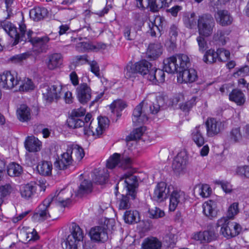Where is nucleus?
I'll return each instance as SVG.
<instances>
[{"label": "nucleus", "instance_id": "nucleus-20", "mask_svg": "<svg viewBox=\"0 0 249 249\" xmlns=\"http://www.w3.org/2000/svg\"><path fill=\"white\" fill-rule=\"evenodd\" d=\"M187 156L185 152H181L175 158L173 164V169L177 172L182 171L185 168Z\"/></svg>", "mask_w": 249, "mask_h": 249}, {"label": "nucleus", "instance_id": "nucleus-53", "mask_svg": "<svg viewBox=\"0 0 249 249\" xmlns=\"http://www.w3.org/2000/svg\"><path fill=\"white\" fill-rule=\"evenodd\" d=\"M138 73L136 69V63L133 64H128L124 69V75L127 78H130L134 76L135 74Z\"/></svg>", "mask_w": 249, "mask_h": 249}, {"label": "nucleus", "instance_id": "nucleus-55", "mask_svg": "<svg viewBox=\"0 0 249 249\" xmlns=\"http://www.w3.org/2000/svg\"><path fill=\"white\" fill-rule=\"evenodd\" d=\"M217 58L220 61H226L229 59L230 57V53L229 51L225 50L224 48H219L217 50Z\"/></svg>", "mask_w": 249, "mask_h": 249}, {"label": "nucleus", "instance_id": "nucleus-26", "mask_svg": "<svg viewBox=\"0 0 249 249\" xmlns=\"http://www.w3.org/2000/svg\"><path fill=\"white\" fill-rule=\"evenodd\" d=\"M162 244L157 238L147 237L142 244V249H161Z\"/></svg>", "mask_w": 249, "mask_h": 249}, {"label": "nucleus", "instance_id": "nucleus-12", "mask_svg": "<svg viewBox=\"0 0 249 249\" xmlns=\"http://www.w3.org/2000/svg\"><path fill=\"white\" fill-rule=\"evenodd\" d=\"M170 188L164 182L159 183L155 188L153 198L158 202L164 201L168 196Z\"/></svg>", "mask_w": 249, "mask_h": 249}, {"label": "nucleus", "instance_id": "nucleus-42", "mask_svg": "<svg viewBox=\"0 0 249 249\" xmlns=\"http://www.w3.org/2000/svg\"><path fill=\"white\" fill-rule=\"evenodd\" d=\"M136 69L138 73L143 76L146 75V73L149 71V69L152 67L151 64L146 60H142L136 63Z\"/></svg>", "mask_w": 249, "mask_h": 249}, {"label": "nucleus", "instance_id": "nucleus-27", "mask_svg": "<svg viewBox=\"0 0 249 249\" xmlns=\"http://www.w3.org/2000/svg\"><path fill=\"white\" fill-rule=\"evenodd\" d=\"M108 177V174L107 173V170L106 169L99 170L96 169L94 170L92 174V181L99 184H102L107 181Z\"/></svg>", "mask_w": 249, "mask_h": 249}, {"label": "nucleus", "instance_id": "nucleus-41", "mask_svg": "<svg viewBox=\"0 0 249 249\" xmlns=\"http://www.w3.org/2000/svg\"><path fill=\"white\" fill-rule=\"evenodd\" d=\"M22 167L18 164L13 162L7 167V174L10 177H18L22 173Z\"/></svg>", "mask_w": 249, "mask_h": 249}, {"label": "nucleus", "instance_id": "nucleus-3", "mask_svg": "<svg viewBox=\"0 0 249 249\" xmlns=\"http://www.w3.org/2000/svg\"><path fill=\"white\" fill-rule=\"evenodd\" d=\"M70 233L65 240L66 249H78L83 243L84 232L80 226L72 223L70 228Z\"/></svg>", "mask_w": 249, "mask_h": 249}, {"label": "nucleus", "instance_id": "nucleus-11", "mask_svg": "<svg viewBox=\"0 0 249 249\" xmlns=\"http://www.w3.org/2000/svg\"><path fill=\"white\" fill-rule=\"evenodd\" d=\"M147 104L143 101L136 107L134 109L132 121L136 124L144 123L148 120V117L145 110Z\"/></svg>", "mask_w": 249, "mask_h": 249}, {"label": "nucleus", "instance_id": "nucleus-58", "mask_svg": "<svg viewBox=\"0 0 249 249\" xmlns=\"http://www.w3.org/2000/svg\"><path fill=\"white\" fill-rule=\"evenodd\" d=\"M92 44L81 42L77 44L76 49L79 52H84L87 51H92Z\"/></svg>", "mask_w": 249, "mask_h": 249}, {"label": "nucleus", "instance_id": "nucleus-22", "mask_svg": "<svg viewBox=\"0 0 249 249\" xmlns=\"http://www.w3.org/2000/svg\"><path fill=\"white\" fill-rule=\"evenodd\" d=\"M66 192L60 191L56 195H51L48 197L52 198V205H58L61 206L65 207L70 202L69 197L65 195Z\"/></svg>", "mask_w": 249, "mask_h": 249}, {"label": "nucleus", "instance_id": "nucleus-4", "mask_svg": "<svg viewBox=\"0 0 249 249\" xmlns=\"http://www.w3.org/2000/svg\"><path fill=\"white\" fill-rule=\"evenodd\" d=\"M227 217H223L217 220V227H221L220 233L227 239L238 235L241 231L240 225L234 222H231Z\"/></svg>", "mask_w": 249, "mask_h": 249}, {"label": "nucleus", "instance_id": "nucleus-15", "mask_svg": "<svg viewBox=\"0 0 249 249\" xmlns=\"http://www.w3.org/2000/svg\"><path fill=\"white\" fill-rule=\"evenodd\" d=\"M190 64L179 71L178 76V81L180 83H192L194 82L197 77L196 71L192 68L188 69Z\"/></svg>", "mask_w": 249, "mask_h": 249}, {"label": "nucleus", "instance_id": "nucleus-34", "mask_svg": "<svg viewBox=\"0 0 249 249\" xmlns=\"http://www.w3.org/2000/svg\"><path fill=\"white\" fill-rule=\"evenodd\" d=\"M68 150H70V154L72 155L73 161H80L84 157L85 153L83 149L78 145L68 147Z\"/></svg>", "mask_w": 249, "mask_h": 249}, {"label": "nucleus", "instance_id": "nucleus-44", "mask_svg": "<svg viewBox=\"0 0 249 249\" xmlns=\"http://www.w3.org/2000/svg\"><path fill=\"white\" fill-rule=\"evenodd\" d=\"M92 183L90 181L84 180H83L77 191V196H81L82 195L90 193L91 191Z\"/></svg>", "mask_w": 249, "mask_h": 249}, {"label": "nucleus", "instance_id": "nucleus-28", "mask_svg": "<svg viewBox=\"0 0 249 249\" xmlns=\"http://www.w3.org/2000/svg\"><path fill=\"white\" fill-rule=\"evenodd\" d=\"M203 212L204 214L210 219L216 216V204L213 200L205 202L202 206Z\"/></svg>", "mask_w": 249, "mask_h": 249}, {"label": "nucleus", "instance_id": "nucleus-46", "mask_svg": "<svg viewBox=\"0 0 249 249\" xmlns=\"http://www.w3.org/2000/svg\"><path fill=\"white\" fill-rule=\"evenodd\" d=\"M68 125L70 127L76 128L84 126V130L85 128V123L82 119L70 117L67 121Z\"/></svg>", "mask_w": 249, "mask_h": 249}, {"label": "nucleus", "instance_id": "nucleus-50", "mask_svg": "<svg viewBox=\"0 0 249 249\" xmlns=\"http://www.w3.org/2000/svg\"><path fill=\"white\" fill-rule=\"evenodd\" d=\"M242 138V135L240 128L236 127L233 128L230 134V140L233 143L239 142Z\"/></svg>", "mask_w": 249, "mask_h": 249}, {"label": "nucleus", "instance_id": "nucleus-62", "mask_svg": "<svg viewBox=\"0 0 249 249\" xmlns=\"http://www.w3.org/2000/svg\"><path fill=\"white\" fill-rule=\"evenodd\" d=\"M213 39L215 41H218L222 45L226 43V37L225 36V33L222 30H218L213 36Z\"/></svg>", "mask_w": 249, "mask_h": 249}, {"label": "nucleus", "instance_id": "nucleus-60", "mask_svg": "<svg viewBox=\"0 0 249 249\" xmlns=\"http://www.w3.org/2000/svg\"><path fill=\"white\" fill-rule=\"evenodd\" d=\"M129 195H123L122 198L119 201V208L120 209L125 210L128 209L130 207V203L128 196Z\"/></svg>", "mask_w": 249, "mask_h": 249}, {"label": "nucleus", "instance_id": "nucleus-39", "mask_svg": "<svg viewBox=\"0 0 249 249\" xmlns=\"http://www.w3.org/2000/svg\"><path fill=\"white\" fill-rule=\"evenodd\" d=\"M148 6L153 12H157L160 9L168 6L167 0H148Z\"/></svg>", "mask_w": 249, "mask_h": 249}, {"label": "nucleus", "instance_id": "nucleus-13", "mask_svg": "<svg viewBox=\"0 0 249 249\" xmlns=\"http://www.w3.org/2000/svg\"><path fill=\"white\" fill-rule=\"evenodd\" d=\"M186 200V195L180 190H174L170 195L169 210L174 212L178 206L182 204Z\"/></svg>", "mask_w": 249, "mask_h": 249}, {"label": "nucleus", "instance_id": "nucleus-7", "mask_svg": "<svg viewBox=\"0 0 249 249\" xmlns=\"http://www.w3.org/2000/svg\"><path fill=\"white\" fill-rule=\"evenodd\" d=\"M208 137H212L221 132L226 125L224 121L218 120L214 118H209L205 122Z\"/></svg>", "mask_w": 249, "mask_h": 249}, {"label": "nucleus", "instance_id": "nucleus-30", "mask_svg": "<svg viewBox=\"0 0 249 249\" xmlns=\"http://www.w3.org/2000/svg\"><path fill=\"white\" fill-rule=\"evenodd\" d=\"M203 130V126L199 125L194 128L192 133L193 140L198 147L202 146L204 143V139L202 134Z\"/></svg>", "mask_w": 249, "mask_h": 249}, {"label": "nucleus", "instance_id": "nucleus-59", "mask_svg": "<svg viewBox=\"0 0 249 249\" xmlns=\"http://www.w3.org/2000/svg\"><path fill=\"white\" fill-rule=\"evenodd\" d=\"M157 69L155 67L151 68L149 69V71L146 73V75L143 76L148 80L152 82L155 84L157 83Z\"/></svg>", "mask_w": 249, "mask_h": 249}, {"label": "nucleus", "instance_id": "nucleus-14", "mask_svg": "<svg viewBox=\"0 0 249 249\" xmlns=\"http://www.w3.org/2000/svg\"><path fill=\"white\" fill-rule=\"evenodd\" d=\"M76 97L82 104L87 103L91 97V89L86 83L81 84L76 89Z\"/></svg>", "mask_w": 249, "mask_h": 249}, {"label": "nucleus", "instance_id": "nucleus-52", "mask_svg": "<svg viewBox=\"0 0 249 249\" xmlns=\"http://www.w3.org/2000/svg\"><path fill=\"white\" fill-rule=\"evenodd\" d=\"M238 213V203L237 202L233 203L229 207L227 212V215L226 217H227L228 219H232Z\"/></svg>", "mask_w": 249, "mask_h": 249}, {"label": "nucleus", "instance_id": "nucleus-23", "mask_svg": "<svg viewBox=\"0 0 249 249\" xmlns=\"http://www.w3.org/2000/svg\"><path fill=\"white\" fill-rule=\"evenodd\" d=\"M16 113L18 119L21 122H27L31 119V109L26 105H20L17 109Z\"/></svg>", "mask_w": 249, "mask_h": 249}, {"label": "nucleus", "instance_id": "nucleus-17", "mask_svg": "<svg viewBox=\"0 0 249 249\" xmlns=\"http://www.w3.org/2000/svg\"><path fill=\"white\" fill-rule=\"evenodd\" d=\"M69 151L70 150L67 149L66 152L62 154L54 162L55 169L60 170H65L72 164L73 159Z\"/></svg>", "mask_w": 249, "mask_h": 249}, {"label": "nucleus", "instance_id": "nucleus-31", "mask_svg": "<svg viewBox=\"0 0 249 249\" xmlns=\"http://www.w3.org/2000/svg\"><path fill=\"white\" fill-rule=\"evenodd\" d=\"M48 14L47 10L44 7H36L30 11V17L35 21L43 19Z\"/></svg>", "mask_w": 249, "mask_h": 249}, {"label": "nucleus", "instance_id": "nucleus-43", "mask_svg": "<svg viewBox=\"0 0 249 249\" xmlns=\"http://www.w3.org/2000/svg\"><path fill=\"white\" fill-rule=\"evenodd\" d=\"M196 18L194 12L189 13L183 18V21L187 28L192 29L195 27L196 24Z\"/></svg>", "mask_w": 249, "mask_h": 249}, {"label": "nucleus", "instance_id": "nucleus-51", "mask_svg": "<svg viewBox=\"0 0 249 249\" xmlns=\"http://www.w3.org/2000/svg\"><path fill=\"white\" fill-rule=\"evenodd\" d=\"M34 85L32 80L29 78L25 79L20 85L19 90L20 91H28L34 89Z\"/></svg>", "mask_w": 249, "mask_h": 249}, {"label": "nucleus", "instance_id": "nucleus-48", "mask_svg": "<svg viewBox=\"0 0 249 249\" xmlns=\"http://www.w3.org/2000/svg\"><path fill=\"white\" fill-rule=\"evenodd\" d=\"M145 131V127L141 126L135 129L133 132L126 138L127 141L137 140L140 139Z\"/></svg>", "mask_w": 249, "mask_h": 249}, {"label": "nucleus", "instance_id": "nucleus-1", "mask_svg": "<svg viewBox=\"0 0 249 249\" xmlns=\"http://www.w3.org/2000/svg\"><path fill=\"white\" fill-rule=\"evenodd\" d=\"M19 34L17 41V44L19 42H30L34 47L35 51L38 53L42 52L45 49V44L49 42V38L45 36L42 37H33L34 34L33 31L26 30V26L24 24L19 25Z\"/></svg>", "mask_w": 249, "mask_h": 249}, {"label": "nucleus", "instance_id": "nucleus-25", "mask_svg": "<svg viewBox=\"0 0 249 249\" xmlns=\"http://www.w3.org/2000/svg\"><path fill=\"white\" fill-rule=\"evenodd\" d=\"M26 149L30 152H35L41 149V142L35 137H28L25 142Z\"/></svg>", "mask_w": 249, "mask_h": 249}, {"label": "nucleus", "instance_id": "nucleus-2", "mask_svg": "<svg viewBox=\"0 0 249 249\" xmlns=\"http://www.w3.org/2000/svg\"><path fill=\"white\" fill-rule=\"evenodd\" d=\"M164 71L168 73L179 72L189 65V58L183 54L171 56L163 61Z\"/></svg>", "mask_w": 249, "mask_h": 249}, {"label": "nucleus", "instance_id": "nucleus-61", "mask_svg": "<svg viewBox=\"0 0 249 249\" xmlns=\"http://www.w3.org/2000/svg\"><path fill=\"white\" fill-rule=\"evenodd\" d=\"M132 160L130 158L123 156L120 159L119 167L124 169L130 168L131 166Z\"/></svg>", "mask_w": 249, "mask_h": 249}, {"label": "nucleus", "instance_id": "nucleus-8", "mask_svg": "<svg viewBox=\"0 0 249 249\" xmlns=\"http://www.w3.org/2000/svg\"><path fill=\"white\" fill-rule=\"evenodd\" d=\"M109 120L106 117H99L98 121V126L94 127L92 126V122H90L88 128L85 126L84 134L85 135H92L93 136H99L101 135L104 131L108 126Z\"/></svg>", "mask_w": 249, "mask_h": 249}, {"label": "nucleus", "instance_id": "nucleus-54", "mask_svg": "<svg viewBox=\"0 0 249 249\" xmlns=\"http://www.w3.org/2000/svg\"><path fill=\"white\" fill-rule=\"evenodd\" d=\"M30 55L31 54L29 52L17 54L10 57L9 61L13 63H19L27 59Z\"/></svg>", "mask_w": 249, "mask_h": 249}, {"label": "nucleus", "instance_id": "nucleus-49", "mask_svg": "<svg viewBox=\"0 0 249 249\" xmlns=\"http://www.w3.org/2000/svg\"><path fill=\"white\" fill-rule=\"evenodd\" d=\"M217 58L216 52L213 50H209L204 55L203 60L206 63L212 64L215 62Z\"/></svg>", "mask_w": 249, "mask_h": 249}, {"label": "nucleus", "instance_id": "nucleus-16", "mask_svg": "<svg viewBox=\"0 0 249 249\" xmlns=\"http://www.w3.org/2000/svg\"><path fill=\"white\" fill-rule=\"evenodd\" d=\"M90 239L96 242H105L108 239L107 229L105 226L92 227L89 232Z\"/></svg>", "mask_w": 249, "mask_h": 249}, {"label": "nucleus", "instance_id": "nucleus-37", "mask_svg": "<svg viewBox=\"0 0 249 249\" xmlns=\"http://www.w3.org/2000/svg\"><path fill=\"white\" fill-rule=\"evenodd\" d=\"M124 219L125 223L132 224L140 221L139 213L137 211H126L124 214Z\"/></svg>", "mask_w": 249, "mask_h": 249}, {"label": "nucleus", "instance_id": "nucleus-33", "mask_svg": "<svg viewBox=\"0 0 249 249\" xmlns=\"http://www.w3.org/2000/svg\"><path fill=\"white\" fill-rule=\"evenodd\" d=\"M2 28L11 37L15 39L14 44H17V41L19 34V33L18 32L17 28L9 22L4 23Z\"/></svg>", "mask_w": 249, "mask_h": 249}, {"label": "nucleus", "instance_id": "nucleus-5", "mask_svg": "<svg viewBox=\"0 0 249 249\" xmlns=\"http://www.w3.org/2000/svg\"><path fill=\"white\" fill-rule=\"evenodd\" d=\"M215 21L210 14H202L197 18V26L199 35L209 37L213 33Z\"/></svg>", "mask_w": 249, "mask_h": 249}, {"label": "nucleus", "instance_id": "nucleus-18", "mask_svg": "<svg viewBox=\"0 0 249 249\" xmlns=\"http://www.w3.org/2000/svg\"><path fill=\"white\" fill-rule=\"evenodd\" d=\"M62 87L60 85H53L47 87L43 91V96L44 99L49 102L54 99H58L61 94Z\"/></svg>", "mask_w": 249, "mask_h": 249}, {"label": "nucleus", "instance_id": "nucleus-36", "mask_svg": "<svg viewBox=\"0 0 249 249\" xmlns=\"http://www.w3.org/2000/svg\"><path fill=\"white\" fill-rule=\"evenodd\" d=\"M126 107L125 103L121 100L114 101L110 105V108L112 113L116 114L119 118L121 116V112Z\"/></svg>", "mask_w": 249, "mask_h": 249}, {"label": "nucleus", "instance_id": "nucleus-35", "mask_svg": "<svg viewBox=\"0 0 249 249\" xmlns=\"http://www.w3.org/2000/svg\"><path fill=\"white\" fill-rule=\"evenodd\" d=\"M194 193L198 194L202 197L206 198L210 196L212 189L208 184H197L194 188Z\"/></svg>", "mask_w": 249, "mask_h": 249}, {"label": "nucleus", "instance_id": "nucleus-32", "mask_svg": "<svg viewBox=\"0 0 249 249\" xmlns=\"http://www.w3.org/2000/svg\"><path fill=\"white\" fill-rule=\"evenodd\" d=\"M178 35V27L175 25H172L170 27L169 30L170 38L166 41L165 43V45L172 50H173L176 47Z\"/></svg>", "mask_w": 249, "mask_h": 249}, {"label": "nucleus", "instance_id": "nucleus-21", "mask_svg": "<svg viewBox=\"0 0 249 249\" xmlns=\"http://www.w3.org/2000/svg\"><path fill=\"white\" fill-rule=\"evenodd\" d=\"M62 62V54L59 53H54L48 56L46 64L49 70H53L61 66Z\"/></svg>", "mask_w": 249, "mask_h": 249}, {"label": "nucleus", "instance_id": "nucleus-19", "mask_svg": "<svg viewBox=\"0 0 249 249\" xmlns=\"http://www.w3.org/2000/svg\"><path fill=\"white\" fill-rule=\"evenodd\" d=\"M215 18L217 23L222 26H228L233 21V18L226 10H219L216 12Z\"/></svg>", "mask_w": 249, "mask_h": 249}, {"label": "nucleus", "instance_id": "nucleus-40", "mask_svg": "<svg viewBox=\"0 0 249 249\" xmlns=\"http://www.w3.org/2000/svg\"><path fill=\"white\" fill-rule=\"evenodd\" d=\"M229 99L238 105H241L245 102L243 93L239 90L233 89L229 94Z\"/></svg>", "mask_w": 249, "mask_h": 249}, {"label": "nucleus", "instance_id": "nucleus-63", "mask_svg": "<svg viewBox=\"0 0 249 249\" xmlns=\"http://www.w3.org/2000/svg\"><path fill=\"white\" fill-rule=\"evenodd\" d=\"M236 173L240 176L249 178V166L238 167L236 169Z\"/></svg>", "mask_w": 249, "mask_h": 249}, {"label": "nucleus", "instance_id": "nucleus-29", "mask_svg": "<svg viewBox=\"0 0 249 249\" xmlns=\"http://www.w3.org/2000/svg\"><path fill=\"white\" fill-rule=\"evenodd\" d=\"M36 191V186L32 183H28L22 186L20 189L22 197L25 199L32 198Z\"/></svg>", "mask_w": 249, "mask_h": 249}, {"label": "nucleus", "instance_id": "nucleus-6", "mask_svg": "<svg viewBox=\"0 0 249 249\" xmlns=\"http://www.w3.org/2000/svg\"><path fill=\"white\" fill-rule=\"evenodd\" d=\"M52 202V198L47 197L42 204L39 205L37 210L32 216V219L35 222H41L51 217L49 210Z\"/></svg>", "mask_w": 249, "mask_h": 249}, {"label": "nucleus", "instance_id": "nucleus-57", "mask_svg": "<svg viewBox=\"0 0 249 249\" xmlns=\"http://www.w3.org/2000/svg\"><path fill=\"white\" fill-rule=\"evenodd\" d=\"M149 213L150 217L152 218H159L164 216V212L157 207H154L149 209Z\"/></svg>", "mask_w": 249, "mask_h": 249}, {"label": "nucleus", "instance_id": "nucleus-10", "mask_svg": "<svg viewBox=\"0 0 249 249\" xmlns=\"http://www.w3.org/2000/svg\"><path fill=\"white\" fill-rule=\"evenodd\" d=\"M19 84L17 76L9 71H5L0 75V87L5 89H11Z\"/></svg>", "mask_w": 249, "mask_h": 249}, {"label": "nucleus", "instance_id": "nucleus-24", "mask_svg": "<svg viewBox=\"0 0 249 249\" xmlns=\"http://www.w3.org/2000/svg\"><path fill=\"white\" fill-rule=\"evenodd\" d=\"M162 53V46L160 43H152L149 44L146 52L147 58L151 60H155L158 58Z\"/></svg>", "mask_w": 249, "mask_h": 249}, {"label": "nucleus", "instance_id": "nucleus-56", "mask_svg": "<svg viewBox=\"0 0 249 249\" xmlns=\"http://www.w3.org/2000/svg\"><path fill=\"white\" fill-rule=\"evenodd\" d=\"M204 242H210L215 240L217 237V234L213 230H208L203 231Z\"/></svg>", "mask_w": 249, "mask_h": 249}, {"label": "nucleus", "instance_id": "nucleus-38", "mask_svg": "<svg viewBox=\"0 0 249 249\" xmlns=\"http://www.w3.org/2000/svg\"><path fill=\"white\" fill-rule=\"evenodd\" d=\"M52 164L49 161H43L37 166L38 173L43 176H49L52 173Z\"/></svg>", "mask_w": 249, "mask_h": 249}, {"label": "nucleus", "instance_id": "nucleus-45", "mask_svg": "<svg viewBox=\"0 0 249 249\" xmlns=\"http://www.w3.org/2000/svg\"><path fill=\"white\" fill-rule=\"evenodd\" d=\"M165 104L164 98L161 96H158L156 98L155 102L153 103L152 106H149L150 111L152 114H157L160 109V107L164 106Z\"/></svg>", "mask_w": 249, "mask_h": 249}, {"label": "nucleus", "instance_id": "nucleus-47", "mask_svg": "<svg viewBox=\"0 0 249 249\" xmlns=\"http://www.w3.org/2000/svg\"><path fill=\"white\" fill-rule=\"evenodd\" d=\"M120 159V155L118 153H114L110 156L107 161V167L108 169H113L116 166H119Z\"/></svg>", "mask_w": 249, "mask_h": 249}, {"label": "nucleus", "instance_id": "nucleus-9", "mask_svg": "<svg viewBox=\"0 0 249 249\" xmlns=\"http://www.w3.org/2000/svg\"><path fill=\"white\" fill-rule=\"evenodd\" d=\"M124 182L126 189L127 195L131 196L132 199H135L136 196V189L138 186L137 177L132 174H125L123 178L121 179L119 183Z\"/></svg>", "mask_w": 249, "mask_h": 249}, {"label": "nucleus", "instance_id": "nucleus-64", "mask_svg": "<svg viewBox=\"0 0 249 249\" xmlns=\"http://www.w3.org/2000/svg\"><path fill=\"white\" fill-rule=\"evenodd\" d=\"M196 97H193L190 100L182 104L180 108L184 111H187L196 104Z\"/></svg>", "mask_w": 249, "mask_h": 249}]
</instances>
